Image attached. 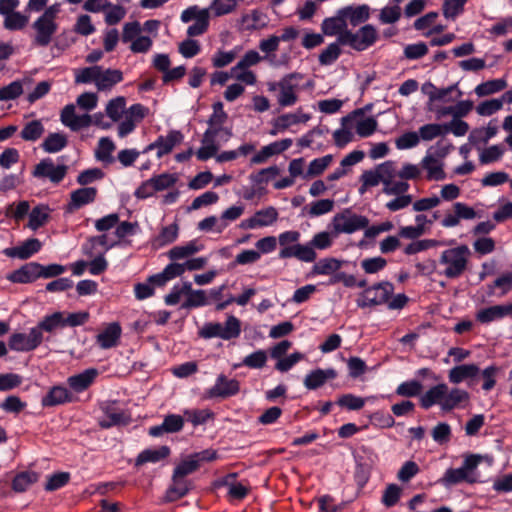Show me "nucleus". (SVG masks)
I'll return each mask as SVG.
<instances>
[{
  "label": "nucleus",
  "instance_id": "obj_1",
  "mask_svg": "<svg viewBox=\"0 0 512 512\" xmlns=\"http://www.w3.org/2000/svg\"><path fill=\"white\" fill-rule=\"evenodd\" d=\"M321 31L325 36H337L342 46H348L357 52L367 50L378 40V31L372 24H365L357 31L349 30L341 8L337 10L335 16L322 21Z\"/></svg>",
  "mask_w": 512,
  "mask_h": 512
},
{
  "label": "nucleus",
  "instance_id": "obj_2",
  "mask_svg": "<svg viewBox=\"0 0 512 512\" xmlns=\"http://www.w3.org/2000/svg\"><path fill=\"white\" fill-rule=\"evenodd\" d=\"M470 401V394L459 387L450 388L445 383H440L428 389L420 398V404L424 409L439 405L443 411H452L464 408Z\"/></svg>",
  "mask_w": 512,
  "mask_h": 512
},
{
  "label": "nucleus",
  "instance_id": "obj_3",
  "mask_svg": "<svg viewBox=\"0 0 512 512\" xmlns=\"http://www.w3.org/2000/svg\"><path fill=\"white\" fill-rule=\"evenodd\" d=\"M471 251L465 244L443 250L437 262V274L447 279H458L468 270Z\"/></svg>",
  "mask_w": 512,
  "mask_h": 512
},
{
  "label": "nucleus",
  "instance_id": "obj_4",
  "mask_svg": "<svg viewBox=\"0 0 512 512\" xmlns=\"http://www.w3.org/2000/svg\"><path fill=\"white\" fill-rule=\"evenodd\" d=\"M123 73L118 69H104L100 65L75 70V82L78 84H94L98 91H110L122 82Z\"/></svg>",
  "mask_w": 512,
  "mask_h": 512
},
{
  "label": "nucleus",
  "instance_id": "obj_5",
  "mask_svg": "<svg viewBox=\"0 0 512 512\" xmlns=\"http://www.w3.org/2000/svg\"><path fill=\"white\" fill-rule=\"evenodd\" d=\"M481 462L482 456L470 454L465 457L461 467L447 469L438 482L446 488L462 482L474 484L479 480L478 466Z\"/></svg>",
  "mask_w": 512,
  "mask_h": 512
},
{
  "label": "nucleus",
  "instance_id": "obj_6",
  "mask_svg": "<svg viewBox=\"0 0 512 512\" xmlns=\"http://www.w3.org/2000/svg\"><path fill=\"white\" fill-rule=\"evenodd\" d=\"M59 12L60 8L57 4L51 5L33 22L32 43L34 46L47 47L52 42L53 36L58 30L56 18Z\"/></svg>",
  "mask_w": 512,
  "mask_h": 512
},
{
  "label": "nucleus",
  "instance_id": "obj_7",
  "mask_svg": "<svg viewBox=\"0 0 512 512\" xmlns=\"http://www.w3.org/2000/svg\"><path fill=\"white\" fill-rule=\"evenodd\" d=\"M302 78L299 73H290L278 82L271 83L270 90L277 92V102L281 107H290L297 103Z\"/></svg>",
  "mask_w": 512,
  "mask_h": 512
},
{
  "label": "nucleus",
  "instance_id": "obj_8",
  "mask_svg": "<svg viewBox=\"0 0 512 512\" xmlns=\"http://www.w3.org/2000/svg\"><path fill=\"white\" fill-rule=\"evenodd\" d=\"M393 292L394 285L391 282H378L372 286L364 287V290L356 299V304L359 308H371L380 306L388 302Z\"/></svg>",
  "mask_w": 512,
  "mask_h": 512
},
{
  "label": "nucleus",
  "instance_id": "obj_9",
  "mask_svg": "<svg viewBox=\"0 0 512 512\" xmlns=\"http://www.w3.org/2000/svg\"><path fill=\"white\" fill-rule=\"evenodd\" d=\"M241 334V321L230 315L224 324L220 322H208L201 328L199 335L204 339L220 338L231 340L238 338Z\"/></svg>",
  "mask_w": 512,
  "mask_h": 512
},
{
  "label": "nucleus",
  "instance_id": "obj_10",
  "mask_svg": "<svg viewBox=\"0 0 512 512\" xmlns=\"http://www.w3.org/2000/svg\"><path fill=\"white\" fill-rule=\"evenodd\" d=\"M330 225L334 236L339 234H352L366 228L369 225V219L365 216L353 213L350 209H344L334 215Z\"/></svg>",
  "mask_w": 512,
  "mask_h": 512
},
{
  "label": "nucleus",
  "instance_id": "obj_11",
  "mask_svg": "<svg viewBox=\"0 0 512 512\" xmlns=\"http://www.w3.org/2000/svg\"><path fill=\"white\" fill-rule=\"evenodd\" d=\"M180 19L183 23L194 21L187 28L188 37L201 36L207 32L210 24L209 8H200L198 5H192L182 11Z\"/></svg>",
  "mask_w": 512,
  "mask_h": 512
},
{
  "label": "nucleus",
  "instance_id": "obj_12",
  "mask_svg": "<svg viewBox=\"0 0 512 512\" xmlns=\"http://www.w3.org/2000/svg\"><path fill=\"white\" fill-rule=\"evenodd\" d=\"M67 171V165H56L51 158H44L35 165L32 176L37 179H48L53 184H59L65 178Z\"/></svg>",
  "mask_w": 512,
  "mask_h": 512
},
{
  "label": "nucleus",
  "instance_id": "obj_13",
  "mask_svg": "<svg viewBox=\"0 0 512 512\" xmlns=\"http://www.w3.org/2000/svg\"><path fill=\"white\" fill-rule=\"evenodd\" d=\"M342 125L354 127L356 133L360 137L365 138L371 136L376 131L378 122L374 117H364L362 110L357 109L342 118Z\"/></svg>",
  "mask_w": 512,
  "mask_h": 512
},
{
  "label": "nucleus",
  "instance_id": "obj_14",
  "mask_svg": "<svg viewBox=\"0 0 512 512\" xmlns=\"http://www.w3.org/2000/svg\"><path fill=\"white\" fill-rule=\"evenodd\" d=\"M240 391V383L236 379H229L224 374L218 375L215 384L206 389L204 392V399H216V398H229Z\"/></svg>",
  "mask_w": 512,
  "mask_h": 512
},
{
  "label": "nucleus",
  "instance_id": "obj_15",
  "mask_svg": "<svg viewBox=\"0 0 512 512\" xmlns=\"http://www.w3.org/2000/svg\"><path fill=\"white\" fill-rule=\"evenodd\" d=\"M278 218V210L273 206H268L257 210L251 217L242 220L239 227L243 230L269 227L276 223Z\"/></svg>",
  "mask_w": 512,
  "mask_h": 512
},
{
  "label": "nucleus",
  "instance_id": "obj_16",
  "mask_svg": "<svg viewBox=\"0 0 512 512\" xmlns=\"http://www.w3.org/2000/svg\"><path fill=\"white\" fill-rule=\"evenodd\" d=\"M43 341V334L35 327L28 334L14 333L9 338V347L18 352H29L36 349Z\"/></svg>",
  "mask_w": 512,
  "mask_h": 512
},
{
  "label": "nucleus",
  "instance_id": "obj_17",
  "mask_svg": "<svg viewBox=\"0 0 512 512\" xmlns=\"http://www.w3.org/2000/svg\"><path fill=\"white\" fill-rule=\"evenodd\" d=\"M61 123L71 131H79L92 125V117L88 113L77 114L74 104H67L60 113Z\"/></svg>",
  "mask_w": 512,
  "mask_h": 512
},
{
  "label": "nucleus",
  "instance_id": "obj_18",
  "mask_svg": "<svg viewBox=\"0 0 512 512\" xmlns=\"http://www.w3.org/2000/svg\"><path fill=\"white\" fill-rule=\"evenodd\" d=\"M183 140V134L178 130H171L166 136H159L153 143L147 145L142 153H148L154 149L157 150V157L162 158L169 154L176 145Z\"/></svg>",
  "mask_w": 512,
  "mask_h": 512
},
{
  "label": "nucleus",
  "instance_id": "obj_19",
  "mask_svg": "<svg viewBox=\"0 0 512 512\" xmlns=\"http://www.w3.org/2000/svg\"><path fill=\"white\" fill-rule=\"evenodd\" d=\"M453 212H447L440 224L444 228H453L460 224L461 220H472L477 217L474 208L463 202H455L452 206Z\"/></svg>",
  "mask_w": 512,
  "mask_h": 512
},
{
  "label": "nucleus",
  "instance_id": "obj_20",
  "mask_svg": "<svg viewBox=\"0 0 512 512\" xmlns=\"http://www.w3.org/2000/svg\"><path fill=\"white\" fill-rule=\"evenodd\" d=\"M432 148L428 149L426 155L422 158L420 165L421 169L426 171V179L429 181H442L446 179L444 171V164L439 157L431 152Z\"/></svg>",
  "mask_w": 512,
  "mask_h": 512
},
{
  "label": "nucleus",
  "instance_id": "obj_21",
  "mask_svg": "<svg viewBox=\"0 0 512 512\" xmlns=\"http://www.w3.org/2000/svg\"><path fill=\"white\" fill-rule=\"evenodd\" d=\"M292 139L286 138L280 141L272 142L266 146H263L258 152H256L250 159L251 165L263 164L268 161L274 155L280 154L288 150L292 146Z\"/></svg>",
  "mask_w": 512,
  "mask_h": 512
},
{
  "label": "nucleus",
  "instance_id": "obj_22",
  "mask_svg": "<svg viewBox=\"0 0 512 512\" xmlns=\"http://www.w3.org/2000/svg\"><path fill=\"white\" fill-rule=\"evenodd\" d=\"M42 248V243L37 238H29L18 246L8 247L3 250L5 256L20 260H27L38 253Z\"/></svg>",
  "mask_w": 512,
  "mask_h": 512
},
{
  "label": "nucleus",
  "instance_id": "obj_23",
  "mask_svg": "<svg viewBox=\"0 0 512 512\" xmlns=\"http://www.w3.org/2000/svg\"><path fill=\"white\" fill-rule=\"evenodd\" d=\"M338 377V372L334 368H317L306 374L303 384L308 390H316L329 381H333Z\"/></svg>",
  "mask_w": 512,
  "mask_h": 512
},
{
  "label": "nucleus",
  "instance_id": "obj_24",
  "mask_svg": "<svg viewBox=\"0 0 512 512\" xmlns=\"http://www.w3.org/2000/svg\"><path fill=\"white\" fill-rule=\"evenodd\" d=\"M122 328L118 322L105 324L96 336V343L102 349L116 347L121 339Z\"/></svg>",
  "mask_w": 512,
  "mask_h": 512
},
{
  "label": "nucleus",
  "instance_id": "obj_25",
  "mask_svg": "<svg viewBox=\"0 0 512 512\" xmlns=\"http://www.w3.org/2000/svg\"><path fill=\"white\" fill-rule=\"evenodd\" d=\"M98 190L95 187H82L70 193V199L67 204V211L74 212L85 205L95 201Z\"/></svg>",
  "mask_w": 512,
  "mask_h": 512
},
{
  "label": "nucleus",
  "instance_id": "obj_26",
  "mask_svg": "<svg viewBox=\"0 0 512 512\" xmlns=\"http://www.w3.org/2000/svg\"><path fill=\"white\" fill-rule=\"evenodd\" d=\"M40 264L37 262H29L21 266L19 269L9 273L6 278L12 283L27 284L32 283L40 278Z\"/></svg>",
  "mask_w": 512,
  "mask_h": 512
},
{
  "label": "nucleus",
  "instance_id": "obj_27",
  "mask_svg": "<svg viewBox=\"0 0 512 512\" xmlns=\"http://www.w3.org/2000/svg\"><path fill=\"white\" fill-rule=\"evenodd\" d=\"M281 259L296 258L302 262H314L317 254L309 242L306 245L295 244L292 247L282 248L279 252Z\"/></svg>",
  "mask_w": 512,
  "mask_h": 512
},
{
  "label": "nucleus",
  "instance_id": "obj_28",
  "mask_svg": "<svg viewBox=\"0 0 512 512\" xmlns=\"http://www.w3.org/2000/svg\"><path fill=\"white\" fill-rule=\"evenodd\" d=\"M480 373V368L474 363L454 366L448 371V380L454 385L464 381L474 380Z\"/></svg>",
  "mask_w": 512,
  "mask_h": 512
},
{
  "label": "nucleus",
  "instance_id": "obj_29",
  "mask_svg": "<svg viewBox=\"0 0 512 512\" xmlns=\"http://www.w3.org/2000/svg\"><path fill=\"white\" fill-rule=\"evenodd\" d=\"M512 315V303L507 305H494L477 311L475 318L481 324H489Z\"/></svg>",
  "mask_w": 512,
  "mask_h": 512
},
{
  "label": "nucleus",
  "instance_id": "obj_30",
  "mask_svg": "<svg viewBox=\"0 0 512 512\" xmlns=\"http://www.w3.org/2000/svg\"><path fill=\"white\" fill-rule=\"evenodd\" d=\"M279 45L277 35L274 34L259 42V49L265 54L263 56L264 60H268L272 66L286 65L288 63L289 58L287 56H283L279 60L276 58L275 53L279 49Z\"/></svg>",
  "mask_w": 512,
  "mask_h": 512
},
{
  "label": "nucleus",
  "instance_id": "obj_31",
  "mask_svg": "<svg viewBox=\"0 0 512 512\" xmlns=\"http://www.w3.org/2000/svg\"><path fill=\"white\" fill-rule=\"evenodd\" d=\"M341 10L347 24L349 23L353 27L365 23L367 20H369L371 14V8L367 4L348 5L342 7Z\"/></svg>",
  "mask_w": 512,
  "mask_h": 512
},
{
  "label": "nucleus",
  "instance_id": "obj_32",
  "mask_svg": "<svg viewBox=\"0 0 512 512\" xmlns=\"http://www.w3.org/2000/svg\"><path fill=\"white\" fill-rule=\"evenodd\" d=\"M98 375L99 371L96 368H88L79 374L70 376L67 383L73 391L81 393L94 383Z\"/></svg>",
  "mask_w": 512,
  "mask_h": 512
},
{
  "label": "nucleus",
  "instance_id": "obj_33",
  "mask_svg": "<svg viewBox=\"0 0 512 512\" xmlns=\"http://www.w3.org/2000/svg\"><path fill=\"white\" fill-rule=\"evenodd\" d=\"M103 417L99 420L102 428H110L115 425L125 423L127 416L124 411L116 407L113 403H106L102 406Z\"/></svg>",
  "mask_w": 512,
  "mask_h": 512
},
{
  "label": "nucleus",
  "instance_id": "obj_34",
  "mask_svg": "<svg viewBox=\"0 0 512 512\" xmlns=\"http://www.w3.org/2000/svg\"><path fill=\"white\" fill-rule=\"evenodd\" d=\"M52 209L46 204H38L29 213L27 227L32 231L45 226L51 219Z\"/></svg>",
  "mask_w": 512,
  "mask_h": 512
},
{
  "label": "nucleus",
  "instance_id": "obj_35",
  "mask_svg": "<svg viewBox=\"0 0 512 512\" xmlns=\"http://www.w3.org/2000/svg\"><path fill=\"white\" fill-rule=\"evenodd\" d=\"M185 273L183 263L172 261L160 273L150 276V280L158 287L165 286L169 281L182 276Z\"/></svg>",
  "mask_w": 512,
  "mask_h": 512
},
{
  "label": "nucleus",
  "instance_id": "obj_36",
  "mask_svg": "<svg viewBox=\"0 0 512 512\" xmlns=\"http://www.w3.org/2000/svg\"><path fill=\"white\" fill-rule=\"evenodd\" d=\"M204 246L200 244L197 240H191L185 244L177 245L171 248L167 252V257L171 261H178L182 259H187L194 254L202 251Z\"/></svg>",
  "mask_w": 512,
  "mask_h": 512
},
{
  "label": "nucleus",
  "instance_id": "obj_37",
  "mask_svg": "<svg viewBox=\"0 0 512 512\" xmlns=\"http://www.w3.org/2000/svg\"><path fill=\"white\" fill-rule=\"evenodd\" d=\"M72 395L70 391L64 386H54L42 398V405L44 407H52L71 402Z\"/></svg>",
  "mask_w": 512,
  "mask_h": 512
},
{
  "label": "nucleus",
  "instance_id": "obj_38",
  "mask_svg": "<svg viewBox=\"0 0 512 512\" xmlns=\"http://www.w3.org/2000/svg\"><path fill=\"white\" fill-rule=\"evenodd\" d=\"M310 119V116L308 114L304 113H287L279 116L275 120V129L272 130L270 133L272 135H276L278 131H284L287 128H289L292 125L298 124V123H305Z\"/></svg>",
  "mask_w": 512,
  "mask_h": 512
},
{
  "label": "nucleus",
  "instance_id": "obj_39",
  "mask_svg": "<svg viewBox=\"0 0 512 512\" xmlns=\"http://www.w3.org/2000/svg\"><path fill=\"white\" fill-rule=\"evenodd\" d=\"M189 491V483L186 479L176 477L173 474L172 484L166 491L165 500L168 502H174L184 497Z\"/></svg>",
  "mask_w": 512,
  "mask_h": 512
},
{
  "label": "nucleus",
  "instance_id": "obj_40",
  "mask_svg": "<svg viewBox=\"0 0 512 512\" xmlns=\"http://www.w3.org/2000/svg\"><path fill=\"white\" fill-rule=\"evenodd\" d=\"M343 261L333 257L322 258L312 267V273L315 275L330 276L341 269Z\"/></svg>",
  "mask_w": 512,
  "mask_h": 512
},
{
  "label": "nucleus",
  "instance_id": "obj_41",
  "mask_svg": "<svg viewBox=\"0 0 512 512\" xmlns=\"http://www.w3.org/2000/svg\"><path fill=\"white\" fill-rule=\"evenodd\" d=\"M508 86V83L505 79L499 78V79H492L488 80L486 82H482L479 85L475 87V94L478 97H485L492 94L499 93L503 90H505Z\"/></svg>",
  "mask_w": 512,
  "mask_h": 512
},
{
  "label": "nucleus",
  "instance_id": "obj_42",
  "mask_svg": "<svg viewBox=\"0 0 512 512\" xmlns=\"http://www.w3.org/2000/svg\"><path fill=\"white\" fill-rule=\"evenodd\" d=\"M210 303L208 300V296L206 291L204 290H195L192 288V284L190 283V290L187 291V296L184 302L181 304L182 309H192L206 306Z\"/></svg>",
  "mask_w": 512,
  "mask_h": 512
},
{
  "label": "nucleus",
  "instance_id": "obj_43",
  "mask_svg": "<svg viewBox=\"0 0 512 512\" xmlns=\"http://www.w3.org/2000/svg\"><path fill=\"white\" fill-rule=\"evenodd\" d=\"M64 327V312L58 311L46 315L35 328L39 329L40 333L43 331L53 333L55 330Z\"/></svg>",
  "mask_w": 512,
  "mask_h": 512
},
{
  "label": "nucleus",
  "instance_id": "obj_44",
  "mask_svg": "<svg viewBox=\"0 0 512 512\" xmlns=\"http://www.w3.org/2000/svg\"><path fill=\"white\" fill-rule=\"evenodd\" d=\"M170 454V449L168 446H161L155 449H146L143 450L136 459L137 465H142L144 463H157L165 458H167Z\"/></svg>",
  "mask_w": 512,
  "mask_h": 512
},
{
  "label": "nucleus",
  "instance_id": "obj_45",
  "mask_svg": "<svg viewBox=\"0 0 512 512\" xmlns=\"http://www.w3.org/2000/svg\"><path fill=\"white\" fill-rule=\"evenodd\" d=\"M68 144V138L64 133H50L43 141L42 148L47 153H57Z\"/></svg>",
  "mask_w": 512,
  "mask_h": 512
},
{
  "label": "nucleus",
  "instance_id": "obj_46",
  "mask_svg": "<svg viewBox=\"0 0 512 512\" xmlns=\"http://www.w3.org/2000/svg\"><path fill=\"white\" fill-rule=\"evenodd\" d=\"M178 225L173 223L162 227L159 234L153 239V245L157 248L173 243L178 238Z\"/></svg>",
  "mask_w": 512,
  "mask_h": 512
},
{
  "label": "nucleus",
  "instance_id": "obj_47",
  "mask_svg": "<svg viewBox=\"0 0 512 512\" xmlns=\"http://www.w3.org/2000/svg\"><path fill=\"white\" fill-rule=\"evenodd\" d=\"M506 101L503 100V95L500 98L488 99L480 102L476 107V113L479 116L489 117L496 114L503 108Z\"/></svg>",
  "mask_w": 512,
  "mask_h": 512
},
{
  "label": "nucleus",
  "instance_id": "obj_48",
  "mask_svg": "<svg viewBox=\"0 0 512 512\" xmlns=\"http://www.w3.org/2000/svg\"><path fill=\"white\" fill-rule=\"evenodd\" d=\"M341 45H342V43H340L338 40H336L333 43H330L319 54V56H318L319 64L322 66H329V65H332L334 62H336L342 52L341 48H340Z\"/></svg>",
  "mask_w": 512,
  "mask_h": 512
},
{
  "label": "nucleus",
  "instance_id": "obj_49",
  "mask_svg": "<svg viewBox=\"0 0 512 512\" xmlns=\"http://www.w3.org/2000/svg\"><path fill=\"white\" fill-rule=\"evenodd\" d=\"M45 128L41 120H32L26 123L20 133V136L25 141L35 142L44 133Z\"/></svg>",
  "mask_w": 512,
  "mask_h": 512
},
{
  "label": "nucleus",
  "instance_id": "obj_50",
  "mask_svg": "<svg viewBox=\"0 0 512 512\" xmlns=\"http://www.w3.org/2000/svg\"><path fill=\"white\" fill-rule=\"evenodd\" d=\"M334 204L335 202L332 199H320L311 202L308 206L304 208V210L310 217H319L331 212L334 208Z\"/></svg>",
  "mask_w": 512,
  "mask_h": 512
},
{
  "label": "nucleus",
  "instance_id": "obj_51",
  "mask_svg": "<svg viewBox=\"0 0 512 512\" xmlns=\"http://www.w3.org/2000/svg\"><path fill=\"white\" fill-rule=\"evenodd\" d=\"M126 106V99L123 96H118L111 99L105 108L106 115L113 121L118 122L121 120Z\"/></svg>",
  "mask_w": 512,
  "mask_h": 512
},
{
  "label": "nucleus",
  "instance_id": "obj_52",
  "mask_svg": "<svg viewBox=\"0 0 512 512\" xmlns=\"http://www.w3.org/2000/svg\"><path fill=\"white\" fill-rule=\"evenodd\" d=\"M184 416L193 426H199L213 419L214 413L210 409H186Z\"/></svg>",
  "mask_w": 512,
  "mask_h": 512
},
{
  "label": "nucleus",
  "instance_id": "obj_53",
  "mask_svg": "<svg viewBox=\"0 0 512 512\" xmlns=\"http://www.w3.org/2000/svg\"><path fill=\"white\" fill-rule=\"evenodd\" d=\"M244 210V205H233L224 210L220 217V224L217 227V233L223 232L230 222H233L240 218L244 213Z\"/></svg>",
  "mask_w": 512,
  "mask_h": 512
},
{
  "label": "nucleus",
  "instance_id": "obj_54",
  "mask_svg": "<svg viewBox=\"0 0 512 512\" xmlns=\"http://www.w3.org/2000/svg\"><path fill=\"white\" fill-rule=\"evenodd\" d=\"M103 13L105 23L109 26H114L125 18L127 10L121 5L109 2V7Z\"/></svg>",
  "mask_w": 512,
  "mask_h": 512
},
{
  "label": "nucleus",
  "instance_id": "obj_55",
  "mask_svg": "<svg viewBox=\"0 0 512 512\" xmlns=\"http://www.w3.org/2000/svg\"><path fill=\"white\" fill-rule=\"evenodd\" d=\"M374 169L382 180L384 187H386L397 175L396 162L392 160L382 162L374 166Z\"/></svg>",
  "mask_w": 512,
  "mask_h": 512
},
{
  "label": "nucleus",
  "instance_id": "obj_56",
  "mask_svg": "<svg viewBox=\"0 0 512 512\" xmlns=\"http://www.w3.org/2000/svg\"><path fill=\"white\" fill-rule=\"evenodd\" d=\"M333 156L328 154L320 158L312 160L304 175V178H311L321 175L332 163Z\"/></svg>",
  "mask_w": 512,
  "mask_h": 512
},
{
  "label": "nucleus",
  "instance_id": "obj_57",
  "mask_svg": "<svg viewBox=\"0 0 512 512\" xmlns=\"http://www.w3.org/2000/svg\"><path fill=\"white\" fill-rule=\"evenodd\" d=\"M38 479L35 472H21L17 474L12 481V488L15 492L26 491Z\"/></svg>",
  "mask_w": 512,
  "mask_h": 512
},
{
  "label": "nucleus",
  "instance_id": "obj_58",
  "mask_svg": "<svg viewBox=\"0 0 512 512\" xmlns=\"http://www.w3.org/2000/svg\"><path fill=\"white\" fill-rule=\"evenodd\" d=\"M115 148L114 142L109 137L100 138L96 150V158L102 162H112V153Z\"/></svg>",
  "mask_w": 512,
  "mask_h": 512
},
{
  "label": "nucleus",
  "instance_id": "obj_59",
  "mask_svg": "<svg viewBox=\"0 0 512 512\" xmlns=\"http://www.w3.org/2000/svg\"><path fill=\"white\" fill-rule=\"evenodd\" d=\"M190 290V282L186 281L182 284H176L172 287L170 292L164 297V302L168 306H174L180 303L183 296H187V291Z\"/></svg>",
  "mask_w": 512,
  "mask_h": 512
},
{
  "label": "nucleus",
  "instance_id": "obj_60",
  "mask_svg": "<svg viewBox=\"0 0 512 512\" xmlns=\"http://www.w3.org/2000/svg\"><path fill=\"white\" fill-rule=\"evenodd\" d=\"M240 48L235 47L230 51L218 50L213 55L211 61L215 68H223L230 65L237 57Z\"/></svg>",
  "mask_w": 512,
  "mask_h": 512
},
{
  "label": "nucleus",
  "instance_id": "obj_61",
  "mask_svg": "<svg viewBox=\"0 0 512 512\" xmlns=\"http://www.w3.org/2000/svg\"><path fill=\"white\" fill-rule=\"evenodd\" d=\"M262 14L258 10H252L242 15L240 24L241 29L245 31L257 30L264 25L261 21Z\"/></svg>",
  "mask_w": 512,
  "mask_h": 512
},
{
  "label": "nucleus",
  "instance_id": "obj_62",
  "mask_svg": "<svg viewBox=\"0 0 512 512\" xmlns=\"http://www.w3.org/2000/svg\"><path fill=\"white\" fill-rule=\"evenodd\" d=\"M468 0H445L442 6V12L446 19L455 20L464 11V6Z\"/></svg>",
  "mask_w": 512,
  "mask_h": 512
},
{
  "label": "nucleus",
  "instance_id": "obj_63",
  "mask_svg": "<svg viewBox=\"0 0 512 512\" xmlns=\"http://www.w3.org/2000/svg\"><path fill=\"white\" fill-rule=\"evenodd\" d=\"M498 133V127L489 123L487 127L475 129L471 132L469 139L472 143H487Z\"/></svg>",
  "mask_w": 512,
  "mask_h": 512
},
{
  "label": "nucleus",
  "instance_id": "obj_64",
  "mask_svg": "<svg viewBox=\"0 0 512 512\" xmlns=\"http://www.w3.org/2000/svg\"><path fill=\"white\" fill-rule=\"evenodd\" d=\"M28 23V17L20 12H13L4 17L3 26L10 31L23 29Z\"/></svg>",
  "mask_w": 512,
  "mask_h": 512
}]
</instances>
